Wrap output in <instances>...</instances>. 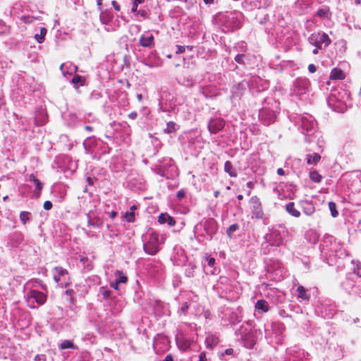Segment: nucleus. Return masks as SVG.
Masks as SVG:
<instances>
[{"label": "nucleus", "mask_w": 361, "mask_h": 361, "mask_svg": "<svg viewBox=\"0 0 361 361\" xmlns=\"http://www.w3.org/2000/svg\"><path fill=\"white\" fill-rule=\"evenodd\" d=\"M86 215L87 217V225L89 226L97 228L101 226L102 221H100L99 219H92L90 213H87Z\"/></svg>", "instance_id": "obj_49"}, {"label": "nucleus", "mask_w": 361, "mask_h": 361, "mask_svg": "<svg viewBox=\"0 0 361 361\" xmlns=\"http://www.w3.org/2000/svg\"><path fill=\"white\" fill-rule=\"evenodd\" d=\"M36 18L33 16H23V20L25 23H32Z\"/></svg>", "instance_id": "obj_61"}, {"label": "nucleus", "mask_w": 361, "mask_h": 361, "mask_svg": "<svg viewBox=\"0 0 361 361\" xmlns=\"http://www.w3.org/2000/svg\"><path fill=\"white\" fill-rule=\"evenodd\" d=\"M321 257L329 265L333 266L338 263V259L346 257L347 252L340 242L329 234L324 235L320 245Z\"/></svg>", "instance_id": "obj_1"}, {"label": "nucleus", "mask_w": 361, "mask_h": 361, "mask_svg": "<svg viewBox=\"0 0 361 361\" xmlns=\"http://www.w3.org/2000/svg\"><path fill=\"white\" fill-rule=\"evenodd\" d=\"M159 110L160 111L167 113L168 114H170L174 110V109H173V108L169 109V108H167L166 106H164L162 103H159Z\"/></svg>", "instance_id": "obj_58"}, {"label": "nucleus", "mask_w": 361, "mask_h": 361, "mask_svg": "<svg viewBox=\"0 0 361 361\" xmlns=\"http://www.w3.org/2000/svg\"><path fill=\"white\" fill-rule=\"evenodd\" d=\"M310 87V82L306 78H298L294 82V92L297 94H304L307 92Z\"/></svg>", "instance_id": "obj_19"}, {"label": "nucleus", "mask_w": 361, "mask_h": 361, "mask_svg": "<svg viewBox=\"0 0 361 361\" xmlns=\"http://www.w3.org/2000/svg\"><path fill=\"white\" fill-rule=\"evenodd\" d=\"M255 308L258 310H262L263 312H267L269 311V305L267 301L259 300L255 304Z\"/></svg>", "instance_id": "obj_44"}, {"label": "nucleus", "mask_w": 361, "mask_h": 361, "mask_svg": "<svg viewBox=\"0 0 361 361\" xmlns=\"http://www.w3.org/2000/svg\"><path fill=\"white\" fill-rule=\"evenodd\" d=\"M266 270L271 280L281 281L286 274L283 263L277 259L269 258L265 259Z\"/></svg>", "instance_id": "obj_4"}, {"label": "nucleus", "mask_w": 361, "mask_h": 361, "mask_svg": "<svg viewBox=\"0 0 361 361\" xmlns=\"http://www.w3.org/2000/svg\"><path fill=\"white\" fill-rule=\"evenodd\" d=\"M33 183L35 184V190L34 191V193H35V197H39L40 194H41V192L43 189V184L40 181L39 179L37 178L36 180H35V181L33 182Z\"/></svg>", "instance_id": "obj_48"}, {"label": "nucleus", "mask_w": 361, "mask_h": 361, "mask_svg": "<svg viewBox=\"0 0 361 361\" xmlns=\"http://www.w3.org/2000/svg\"><path fill=\"white\" fill-rule=\"evenodd\" d=\"M6 247L13 249L18 248L24 243V235L20 231H15L8 234L6 239Z\"/></svg>", "instance_id": "obj_17"}, {"label": "nucleus", "mask_w": 361, "mask_h": 361, "mask_svg": "<svg viewBox=\"0 0 361 361\" xmlns=\"http://www.w3.org/2000/svg\"><path fill=\"white\" fill-rule=\"evenodd\" d=\"M101 142L102 140L97 139L94 136L87 137L83 142L85 153L90 154L94 159H99L97 148Z\"/></svg>", "instance_id": "obj_16"}, {"label": "nucleus", "mask_w": 361, "mask_h": 361, "mask_svg": "<svg viewBox=\"0 0 361 361\" xmlns=\"http://www.w3.org/2000/svg\"><path fill=\"white\" fill-rule=\"evenodd\" d=\"M53 207V204L51 201L47 200L44 202L43 207L45 210H50Z\"/></svg>", "instance_id": "obj_63"}, {"label": "nucleus", "mask_w": 361, "mask_h": 361, "mask_svg": "<svg viewBox=\"0 0 361 361\" xmlns=\"http://www.w3.org/2000/svg\"><path fill=\"white\" fill-rule=\"evenodd\" d=\"M127 281L128 277L122 271H116V279L110 283V286L114 290H118V285L120 283H126Z\"/></svg>", "instance_id": "obj_27"}, {"label": "nucleus", "mask_w": 361, "mask_h": 361, "mask_svg": "<svg viewBox=\"0 0 361 361\" xmlns=\"http://www.w3.org/2000/svg\"><path fill=\"white\" fill-rule=\"evenodd\" d=\"M34 361H47L46 355L44 354L37 355L34 358Z\"/></svg>", "instance_id": "obj_62"}, {"label": "nucleus", "mask_w": 361, "mask_h": 361, "mask_svg": "<svg viewBox=\"0 0 361 361\" xmlns=\"http://www.w3.org/2000/svg\"><path fill=\"white\" fill-rule=\"evenodd\" d=\"M240 228V226L238 224L235 223L233 224H231L228 226V228L226 230V235L229 238H232L233 235V233L235 232L237 230H238Z\"/></svg>", "instance_id": "obj_51"}, {"label": "nucleus", "mask_w": 361, "mask_h": 361, "mask_svg": "<svg viewBox=\"0 0 361 361\" xmlns=\"http://www.w3.org/2000/svg\"><path fill=\"white\" fill-rule=\"evenodd\" d=\"M287 234V229L283 224H279L273 227L270 233L267 237V243L271 246L279 247L283 243L284 238Z\"/></svg>", "instance_id": "obj_9"}, {"label": "nucleus", "mask_w": 361, "mask_h": 361, "mask_svg": "<svg viewBox=\"0 0 361 361\" xmlns=\"http://www.w3.org/2000/svg\"><path fill=\"white\" fill-rule=\"evenodd\" d=\"M53 278L61 288H66L71 283V277L67 269L61 267H55L53 270Z\"/></svg>", "instance_id": "obj_13"}, {"label": "nucleus", "mask_w": 361, "mask_h": 361, "mask_svg": "<svg viewBox=\"0 0 361 361\" xmlns=\"http://www.w3.org/2000/svg\"><path fill=\"white\" fill-rule=\"evenodd\" d=\"M256 20L257 22L262 25H265L264 31L268 34H272V24L269 22V17L267 13H264V12L259 13L257 14Z\"/></svg>", "instance_id": "obj_24"}, {"label": "nucleus", "mask_w": 361, "mask_h": 361, "mask_svg": "<svg viewBox=\"0 0 361 361\" xmlns=\"http://www.w3.org/2000/svg\"><path fill=\"white\" fill-rule=\"evenodd\" d=\"M176 197L179 200H181L185 197V192L183 190H180L177 192Z\"/></svg>", "instance_id": "obj_64"}, {"label": "nucleus", "mask_w": 361, "mask_h": 361, "mask_svg": "<svg viewBox=\"0 0 361 361\" xmlns=\"http://www.w3.org/2000/svg\"><path fill=\"white\" fill-rule=\"evenodd\" d=\"M47 32V30L45 27H41L40 33L35 35V39L37 40L38 43H42L44 40V37Z\"/></svg>", "instance_id": "obj_52"}, {"label": "nucleus", "mask_w": 361, "mask_h": 361, "mask_svg": "<svg viewBox=\"0 0 361 361\" xmlns=\"http://www.w3.org/2000/svg\"><path fill=\"white\" fill-rule=\"evenodd\" d=\"M176 345L178 349L186 352L196 347V341L194 336L188 337L184 333H179L176 336Z\"/></svg>", "instance_id": "obj_14"}, {"label": "nucleus", "mask_w": 361, "mask_h": 361, "mask_svg": "<svg viewBox=\"0 0 361 361\" xmlns=\"http://www.w3.org/2000/svg\"><path fill=\"white\" fill-rule=\"evenodd\" d=\"M224 171L227 173L231 177H236L238 176L236 170L233 166L230 161H226L224 163Z\"/></svg>", "instance_id": "obj_38"}, {"label": "nucleus", "mask_w": 361, "mask_h": 361, "mask_svg": "<svg viewBox=\"0 0 361 361\" xmlns=\"http://www.w3.org/2000/svg\"><path fill=\"white\" fill-rule=\"evenodd\" d=\"M248 86L252 90H255L257 92H262L269 88V82L262 80L258 76H252L248 81Z\"/></svg>", "instance_id": "obj_20"}, {"label": "nucleus", "mask_w": 361, "mask_h": 361, "mask_svg": "<svg viewBox=\"0 0 361 361\" xmlns=\"http://www.w3.org/2000/svg\"><path fill=\"white\" fill-rule=\"evenodd\" d=\"M139 44L145 48L153 49L155 47L154 37L149 32H145L139 39Z\"/></svg>", "instance_id": "obj_22"}, {"label": "nucleus", "mask_w": 361, "mask_h": 361, "mask_svg": "<svg viewBox=\"0 0 361 361\" xmlns=\"http://www.w3.org/2000/svg\"><path fill=\"white\" fill-rule=\"evenodd\" d=\"M356 279L357 278L353 274L350 273L341 283V286L348 294L361 296V287L357 284Z\"/></svg>", "instance_id": "obj_11"}, {"label": "nucleus", "mask_w": 361, "mask_h": 361, "mask_svg": "<svg viewBox=\"0 0 361 361\" xmlns=\"http://www.w3.org/2000/svg\"><path fill=\"white\" fill-rule=\"evenodd\" d=\"M59 348L61 350H65V349H69V348L76 350V349H78V347L74 345L73 341H71L70 340H64L60 343Z\"/></svg>", "instance_id": "obj_45"}, {"label": "nucleus", "mask_w": 361, "mask_h": 361, "mask_svg": "<svg viewBox=\"0 0 361 361\" xmlns=\"http://www.w3.org/2000/svg\"><path fill=\"white\" fill-rule=\"evenodd\" d=\"M321 160V156L317 153L308 154L306 155V161L308 164H317Z\"/></svg>", "instance_id": "obj_39"}, {"label": "nucleus", "mask_w": 361, "mask_h": 361, "mask_svg": "<svg viewBox=\"0 0 361 361\" xmlns=\"http://www.w3.org/2000/svg\"><path fill=\"white\" fill-rule=\"evenodd\" d=\"M111 149V147L106 143L102 141L97 148L98 156H99V159L101 158L102 155H105L110 153Z\"/></svg>", "instance_id": "obj_40"}, {"label": "nucleus", "mask_w": 361, "mask_h": 361, "mask_svg": "<svg viewBox=\"0 0 361 361\" xmlns=\"http://www.w3.org/2000/svg\"><path fill=\"white\" fill-rule=\"evenodd\" d=\"M329 208L331 212V214L333 217H337L338 216V212L337 210V205L334 202H329Z\"/></svg>", "instance_id": "obj_55"}, {"label": "nucleus", "mask_w": 361, "mask_h": 361, "mask_svg": "<svg viewBox=\"0 0 361 361\" xmlns=\"http://www.w3.org/2000/svg\"><path fill=\"white\" fill-rule=\"evenodd\" d=\"M274 108L279 109V103L272 100L271 107L264 106L259 110V119L264 126H268L276 121L278 111Z\"/></svg>", "instance_id": "obj_8"}, {"label": "nucleus", "mask_w": 361, "mask_h": 361, "mask_svg": "<svg viewBox=\"0 0 361 361\" xmlns=\"http://www.w3.org/2000/svg\"><path fill=\"white\" fill-rule=\"evenodd\" d=\"M125 217L128 222H133L135 221V213L134 212H128L126 213Z\"/></svg>", "instance_id": "obj_59"}, {"label": "nucleus", "mask_w": 361, "mask_h": 361, "mask_svg": "<svg viewBox=\"0 0 361 361\" xmlns=\"http://www.w3.org/2000/svg\"><path fill=\"white\" fill-rule=\"evenodd\" d=\"M25 298L28 303V306L31 309H34L36 306L34 305L35 302L38 305H44L47 301V295L44 293L35 290L31 289L27 292Z\"/></svg>", "instance_id": "obj_12"}, {"label": "nucleus", "mask_w": 361, "mask_h": 361, "mask_svg": "<svg viewBox=\"0 0 361 361\" xmlns=\"http://www.w3.org/2000/svg\"><path fill=\"white\" fill-rule=\"evenodd\" d=\"M216 264V259L207 255L205 257V263L203 264L204 271L207 275H213L216 274V269L214 267Z\"/></svg>", "instance_id": "obj_25"}, {"label": "nucleus", "mask_w": 361, "mask_h": 361, "mask_svg": "<svg viewBox=\"0 0 361 361\" xmlns=\"http://www.w3.org/2000/svg\"><path fill=\"white\" fill-rule=\"evenodd\" d=\"M243 20V13L237 11L219 13L214 18V23L224 33L233 32L240 29Z\"/></svg>", "instance_id": "obj_2"}, {"label": "nucleus", "mask_w": 361, "mask_h": 361, "mask_svg": "<svg viewBox=\"0 0 361 361\" xmlns=\"http://www.w3.org/2000/svg\"><path fill=\"white\" fill-rule=\"evenodd\" d=\"M65 294L70 297V303L73 304L74 303V298L73 295L75 294V292L73 289H67L65 291Z\"/></svg>", "instance_id": "obj_60"}, {"label": "nucleus", "mask_w": 361, "mask_h": 361, "mask_svg": "<svg viewBox=\"0 0 361 361\" xmlns=\"http://www.w3.org/2000/svg\"><path fill=\"white\" fill-rule=\"evenodd\" d=\"M189 304L188 303V302H182L181 304H180V307L178 310V314L181 316V315H183V316H186L188 314V309H189Z\"/></svg>", "instance_id": "obj_50"}, {"label": "nucleus", "mask_w": 361, "mask_h": 361, "mask_svg": "<svg viewBox=\"0 0 361 361\" xmlns=\"http://www.w3.org/2000/svg\"><path fill=\"white\" fill-rule=\"evenodd\" d=\"M316 15L322 18L330 19L331 17V12L329 6H324L318 9Z\"/></svg>", "instance_id": "obj_34"}, {"label": "nucleus", "mask_w": 361, "mask_h": 361, "mask_svg": "<svg viewBox=\"0 0 361 361\" xmlns=\"http://www.w3.org/2000/svg\"><path fill=\"white\" fill-rule=\"evenodd\" d=\"M305 238L310 243L314 245L319 241V235L315 230L310 229L306 231Z\"/></svg>", "instance_id": "obj_30"}, {"label": "nucleus", "mask_w": 361, "mask_h": 361, "mask_svg": "<svg viewBox=\"0 0 361 361\" xmlns=\"http://www.w3.org/2000/svg\"><path fill=\"white\" fill-rule=\"evenodd\" d=\"M345 78V74L341 69L334 68L331 70L330 79L331 80H343Z\"/></svg>", "instance_id": "obj_37"}, {"label": "nucleus", "mask_w": 361, "mask_h": 361, "mask_svg": "<svg viewBox=\"0 0 361 361\" xmlns=\"http://www.w3.org/2000/svg\"><path fill=\"white\" fill-rule=\"evenodd\" d=\"M345 97L348 96L344 91L333 90L327 99V104L334 111L343 113L347 109V105L344 100Z\"/></svg>", "instance_id": "obj_5"}, {"label": "nucleus", "mask_w": 361, "mask_h": 361, "mask_svg": "<svg viewBox=\"0 0 361 361\" xmlns=\"http://www.w3.org/2000/svg\"><path fill=\"white\" fill-rule=\"evenodd\" d=\"M113 17V14L108 9L104 11L102 10L100 12L99 19L101 23L104 25H109V23L112 20Z\"/></svg>", "instance_id": "obj_32"}, {"label": "nucleus", "mask_w": 361, "mask_h": 361, "mask_svg": "<svg viewBox=\"0 0 361 361\" xmlns=\"http://www.w3.org/2000/svg\"><path fill=\"white\" fill-rule=\"evenodd\" d=\"M197 266L192 263L187 264L185 269V275L188 278H192L195 276V269Z\"/></svg>", "instance_id": "obj_42"}, {"label": "nucleus", "mask_w": 361, "mask_h": 361, "mask_svg": "<svg viewBox=\"0 0 361 361\" xmlns=\"http://www.w3.org/2000/svg\"><path fill=\"white\" fill-rule=\"evenodd\" d=\"M146 238H147L146 242L143 244L144 251L150 255H156L160 250L159 244L164 243V236L161 235V240H159V233L154 230H151Z\"/></svg>", "instance_id": "obj_6"}, {"label": "nucleus", "mask_w": 361, "mask_h": 361, "mask_svg": "<svg viewBox=\"0 0 361 361\" xmlns=\"http://www.w3.org/2000/svg\"><path fill=\"white\" fill-rule=\"evenodd\" d=\"M297 297L298 298H300L305 301H309L310 298V295L307 293L308 290L302 286H299L297 288Z\"/></svg>", "instance_id": "obj_35"}, {"label": "nucleus", "mask_w": 361, "mask_h": 361, "mask_svg": "<svg viewBox=\"0 0 361 361\" xmlns=\"http://www.w3.org/2000/svg\"><path fill=\"white\" fill-rule=\"evenodd\" d=\"M308 42L310 44L317 47V49L324 50L331 43L329 35L324 32L312 33L308 37Z\"/></svg>", "instance_id": "obj_10"}, {"label": "nucleus", "mask_w": 361, "mask_h": 361, "mask_svg": "<svg viewBox=\"0 0 361 361\" xmlns=\"http://www.w3.org/2000/svg\"><path fill=\"white\" fill-rule=\"evenodd\" d=\"M225 126V121L221 118H211L207 124V128L211 133L216 134L221 131Z\"/></svg>", "instance_id": "obj_23"}, {"label": "nucleus", "mask_w": 361, "mask_h": 361, "mask_svg": "<svg viewBox=\"0 0 361 361\" xmlns=\"http://www.w3.org/2000/svg\"><path fill=\"white\" fill-rule=\"evenodd\" d=\"M179 129V126L173 121H169L166 123V128L164 129V132L166 134H171L176 133Z\"/></svg>", "instance_id": "obj_41"}, {"label": "nucleus", "mask_w": 361, "mask_h": 361, "mask_svg": "<svg viewBox=\"0 0 361 361\" xmlns=\"http://www.w3.org/2000/svg\"><path fill=\"white\" fill-rule=\"evenodd\" d=\"M271 4L270 0H244L242 3L243 7L247 10L260 9L266 8Z\"/></svg>", "instance_id": "obj_21"}, {"label": "nucleus", "mask_w": 361, "mask_h": 361, "mask_svg": "<svg viewBox=\"0 0 361 361\" xmlns=\"http://www.w3.org/2000/svg\"><path fill=\"white\" fill-rule=\"evenodd\" d=\"M300 206L302 212L307 216L312 215L315 212V207L312 202L303 200L300 202Z\"/></svg>", "instance_id": "obj_29"}, {"label": "nucleus", "mask_w": 361, "mask_h": 361, "mask_svg": "<svg viewBox=\"0 0 361 361\" xmlns=\"http://www.w3.org/2000/svg\"><path fill=\"white\" fill-rule=\"evenodd\" d=\"M235 334L240 336L241 342L245 348L251 349L255 345L256 337L254 332L247 331L245 327L241 326Z\"/></svg>", "instance_id": "obj_15"}, {"label": "nucleus", "mask_w": 361, "mask_h": 361, "mask_svg": "<svg viewBox=\"0 0 361 361\" xmlns=\"http://www.w3.org/2000/svg\"><path fill=\"white\" fill-rule=\"evenodd\" d=\"M158 221L161 224H167L169 226H173L176 224V220L167 213H162L158 216Z\"/></svg>", "instance_id": "obj_31"}, {"label": "nucleus", "mask_w": 361, "mask_h": 361, "mask_svg": "<svg viewBox=\"0 0 361 361\" xmlns=\"http://www.w3.org/2000/svg\"><path fill=\"white\" fill-rule=\"evenodd\" d=\"M72 83L75 85L80 84V85H84L85 79L84 77L80 76L79 75H75L71 80Z\"/></svg>", "instance_id": "obj_54"}, {"label": "nucleus", "mask_w": 361, "mask_h": 361, "mask_svg": "<svg viewBox=\"0 0 361 361\" xmlns=\"http://www.w3.org/2000/svg\"><path fill=\"white\" fill-rule=\"evenodd\" d=\"M199 92L205 98H212L216 94L215 89L210 86L200 87Z\"/></svg>", "instance_id": "obj_33"}, {"label": "nucleus", "mask_w": 361, "mask_h": 361, "mask_svg": "<svg viewBox=\"0 0 361 361\" xmlns=\"http://www.w3.org/2000/svg\"><path fill=\"white\" fill-rule=\"evenodd\" d=\"M310 178L314 183H320L322 179V176L316 170L310 171Z\"/></svg>", "instance_id": "obj_47"}, {"label": "nucleus", "mask_w": 361, "mask_h": 361, "mask_svg": "<svg viewBox=\"0 0 361 361\" xmlns=\"http://www.w3.org/2000/svg\"><path fill=\"white\" fill-rule=\"evenodd\" d=\"M178 84L186 87H192L195 85V80L189 73H183L177 78Z\"/></svg>", "instance_id": "obj_26"}, {"label": "nucleus", "mask_w": 361, "mask_h": 361, "mask_svg": "<svg viewBox=\"0 0 361 361\" xmlns=\"http://www.w3.org/2000/svg\"><path fill=\"white\" fill-rule=\"evenodd\" d=\"M218 229L217 221L213 218H209L197 224L194 232L198 235V238L202 237L207 240H212Z\"/></svg>", "instance_id": "obj_3"}, {"label": "nucleus", "mask_w": 361, "mask_h": 361, "mask_svg": "<svg viewBox=\"0 0 361 361\" xmlns=\"http://www.w3.org/2000/svg\"><path fill=\"white\" fill-rule=\"evenodd\" d=\"M251 212L257 219H262L264 216L262 205L257 196H252L250 200Z\"/></svg>", "instance_id": "obj_18"}, {"label": "nucleus", "mask_w": 361, "mask_h": 361, "mask_svg": "<svg viewBox=\"0 0 361 361\" xmlns=\"http://www.w3.org/2000/svg\"><path fill=\"white\" fill-rule=\"evenodd\" d=\"M233 49L239 54H245L247 51V43L244 41L239 42L235 44Z\"/></svg>", "instance_id": "obj_43"}, {"label": "nucleus", "mask_w": 361, "mask_h": 361, "mask_svg": "<svg viewBox=\"0 0 361 361\" xmlns=\"http://www.w3.org/2000/svg\"><path fill=\"white\" fill-rule=\"evenodd\" d=\"M234 60L238 64L246 65L247 63V61L249 60V58L245 54H238L235 56Z\"/></svg>", "instance_id": "obj_46"}, {"label": "nucleus", "mask_w": 361, "mask_h": 361, "mask_svg": "<svg viewBox=\"0 0 361 361\" xmlns=\"http://www.w3.org/2000/svg\"><path fill=\"white\" fill-rule=\"evenodd\" d=\"M300 127L305 135V141L312 142V136L317 130L315 119L310 114H305L300 117Z\"/></svg>", "instance_id": "obj_7"}, {"label": "nucleus", "mask_w": 361, "mask_h": 361, "mask_svg": "<svg viewBox=\"0 0 361 361\" xmlns=\"http://www.w3.org/2000/svg\"><path fill=\"white\" fill-rule=\"evenodd\" d=\"M286 210L294 217L298 218L300 216V212L295 208V203L293 202H290L286 205Z\"/></svg>", "instance_id": "obj_36"}, {"label": "nucleus", "mask_w": 361, "mask_h": 361, "mask_svg": "<svg viewBox=\"0 0 361 361\" xmlns=\"http://www.w3.org/2000/svg\"><path fill=\"white\" fill-rule=\"evenodd\" d=\"M100 293L103 296V298L108 300L111 298L112 291L111 290L106 289L104 287L100 288Z\"/></svg>", "instance_id": "obj_57"}, {"label": "nucleus", "mask_w": 361, "mask_h": 361, "mask_svg": "<svg viewBox=\"0 0 361 361\" xmlns=\"http://www.w3.org/2000/svg\"><path fill=\"white\" fill-rule=\"evenodd\" d=\"M31 213L26 211H23L20 213L19 218L21 223L25 225L30 221Z\"/></svg>", "instance_id": "obj_53"}, {"label": "nucleus", "mask_w": 361, "mask_h": 361, "mask_svg": "<svg viewBox=\"0 0 361 361\" xmlns=\"http://www.w3.org/2000/svg\"><path fill=\"white\" fill-rule=\"evenodd\" d=\"M352 263L355 264L353 273L356 274L357 276L361 277V263L358 261L356 262L355 261H352Z\"/></svg>", "instance_id": "obj_56"}, {"label": "nucleus", "mask_w": 361, "mask_h": 361, "mask_svg": "<svg viewBox=\"0 0 361 361\" xmlns=\"http://www.w3.org/2000/svg\"><path fill=\"white\" fill-rule=\"evenodd\" d=\"M154 312L159 317L168 315L169 313L167 304L160 301H156L154 304Z\"/></svg>", "instance_id": "obj_28"}]
</instances>
